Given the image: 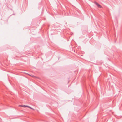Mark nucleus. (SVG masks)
<instances>
[{
	"label": "nucleus",
	"instance_id": "nucleus-1",
	"mask_svg": "<svg viewBox=\"0 0 122 122\" xmlns=\"http://www.w3.org/2000/svg\"><path fill=\"white\" fill-rule=\"evenodd\" d=\"M22 107H28L29 108H31V109L34 110V109H33L31 108V107H30V106H28L25 105H23L22 106Z\"/></svg>",
	"mask_w": 122,
	"mask_h": 122
},
{
	"label": "nucleus",
	"instance_id": "nucleus-2",
	"mask_svg": "<svg viewBox=\"0 0 122 122\" xmlns=\"http://www.w3.org/2000/svg\"><path fill=\"white\" fill-rule=\"evenodd\" d=\"M95 3L97 6L98 7H99V4L98 3L96 2H95Z\"/></svg>",
	"mask_w": 122,
	"mask_h": 122
},
{
	"label": "nucleus",
	"instance_id": "nucleus-3",
	"mask_svg": "<svg viewBox=\"0 0 122 122\" xmlns=\"http://www.w3.org/2000/svg\"><path fill=\"white\" fill-rule=\"evenodd\" d=\"M30 76L33 77H36L35 76H34L33 75H30Z\"/></svg>",
	"mask_w": 122,
	"mask_h": 122
},
{
	"label": "nucleus",
	"instance_id": "nucleus-4",
	"mask_svg": "<svg viewBox=\"0 0 122 122\" xmlns=\"http://www.w3.org/2000/svg\"><path fill=\"white\" fill-rule=\"evenodd\" d=\"M22 105H19V107H22Z\"/></svg>",
	"mask_w": 122,
	"mask_h": 122
},
{
	"label": "nucleus",
	"instance_id": "nucleus-5",
	"mask_svg": "<svg viewBox=\"0 0 122 122\" xmlns=\"http://www.w3.org/2000/svg\"><path fill=\"white\" fill-rule=\"evenodd\" d=\"M101 6L100 5V8H101Z\"/></svg>",
	"mask_w": 122,
	"mask_h": 122
}]
</instances>
